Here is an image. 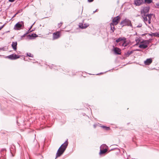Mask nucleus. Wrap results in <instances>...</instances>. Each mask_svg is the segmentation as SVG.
Returning <instances> with one entry per match:
<instances>
[{"mask_svg": "<svg viewBox=\"0 0 159 159\" xmlns=\"http://www.w3.org/2000/svg\"><path fill=\"white\" fill-rule=\"evenodd\" d=\"M20 56L16 54H12L8 56L7 57L11 60H15L20 57Z\"/></svg>", "mask_w": 159, "mask_h": 159, "instance_id": "9d476101", "label": "nucleus"}, {"mask_svg": "<svg viewBox=\"0 0 159 159\" xmlns=\"http://www.w3.org/2000/svg\"><path fill=\"white\" fill-rule=\"evenodd\" d=\"M89 24H88L85 23L83 25L82 24L80 23L79 25V27L81 29H85L89 26Z\"/></svg>", "mask_w": 159, "mask_h": 159, "instance_id": "4468645a", "label": "nucleus"}, {"mask_svg": "<svg viewBox=\"0 0 159 159\" xmlns=\"http://www.w3.org/2000/svg\"><path fill=\"white\" fill-rule=\"evenodd\" d=\"M152 14H150L149 15H142L143 20L148 27H150L148 24H150L151 23V19Z\"/></svg>", "mask_w": 159, "mask_h": 159, "instance_id": "f03ea898", "label": "nucleus"}, {"mask_svg": "<svg viewBox=\"0 0 159 159\" xmlns=\"http://www.w3.org/2000/svg\"><path fill=\"white\" fill-rule=\"evenodd\" d=\"M27 55L28 56H29V57H33V55L32 54H31V53H27Z\"/></svg>", "mask_w": 159, "mask_h": 159, "instance_id": "b1692460", "label": "nucleus"}, {"mask_svg": "<svg viewBox=\"0 0 159 159\" xmlns=\"http://www.w3.org/2000/svg\"><path fill=\"white\" fill-rule=\"evenodd\" d=\"M93 126H94V128H96V125H93Z\"/></svg>", "mask_w": 159, "mask_h": 159, "instance_id": "79ce46f5", "label": "nucleus"}, {"mask_svg": "<svg viewBox=\"0 0 159 159\" xmlns=\"http://www.w3.org/2000/svg\"><path fill=\"white\" fill-rule=\"evenodd\" d=\"M24 26V23L23 21H21L20 22H18L17 23L15 26L14 28L16 30H19L22 27Z\"/></svg>", "mask_w": 159, "mask_h": 159, "instance_id": "39448f33", "label": "nucleus"}, {"mask_svg": "<svg viewBox=\"0 0 159 159\" xmlns=\"http://www.w3.org/2000/svg\"><path fill=\"white\" fill-rule=\"evenodd\" d=\"M120 50L117 47H116L114 48V52L115 54H120L121 53Z\"/></svg>", "mask_w": 159, "mask_h": 159, "instance_id": "dca6fc26", "label": "nucleus"}, {"mask_svg": "<svg viewBox=\"0 0 159 159\" xmlns=\"http://www.w3.org/2000/svg\"><path fill=\"white\" fill-rule=\"evenodd\" d=\"M120 17L119 16H117L116 17H114L112 19L113 24L116 25H117L120 21Z\"/></svg>", "mask_w": 159, "mask_h": 159, "instance_id": "1a4fd4ad", "label": "nucleus"}, {"mask_svg": "<svg viewBox=\"0 0 159 159\" xmlns=\"http://www.w3.org/2000/svg\"><path fill=\"white\" fill-rule=\"evenodd\" d=\"M28 38L29 39H34V37H36L38 36V35L35 34H29L27 35Z\"/></svg>", "mask_w": 159, "mask_h": 159, "instance_id": "ddd939ff", "label": "nucleus"}, {"mask_svg": "<svg viewBox=\"0 0 159 159\" xmlns=\"http://www.w3.org/2000/svg\"><path fill=\"white\" fill-rule=\"evenodd\" d=\"M134 51H128L126 53H125V55L126 57H128L130 55L133 53Z\"/></svg>", "mask_w": 159, "mask_h": 159, "instance_id": "a211bd4d", "label": "nucleus"}, {"mask_svg": "<svg viewBox=\"0 0 159 159\" xmlns=\"http://www.w3.org/2000/svg\"><path fill=\"white\" fill-rule=\"evenodd\" d=\"M120 25H122V26L127 25L132 28L133 27L131 21L128 19H126L122 21L120 23Z\"/></svg>", "mask_w": 159, "mask_h": 159, "instance_id": "20e7f679", "label": "nucleus"}, {"mask_svg": "<svg viewBox=\"0 0 159 159\" xmlns=\"http://www.w3.org/2000/svg\"><path fill=\"white\" fill-rule=\"evenodd\" d=\"M152 62V60L151 58L147 59L144 62V64L146 65H149Z\"/></svg>", "mask_w": 159, "mask_h": 159, "instance_id": "2eb2a0df", "label": "nucleus"}, {"mask_svg": "<svg viewBox=\"0 0 159 159\" xmlns=\"http://www.w3.org/2000/svg\"><path fill=\"white\" fill-rule=\"evenodd\" d=\"M144 43L140 44L139 47L140 48L145 49L148 47V44H149V41L148 40H144L143 41Z\"/></svg>", "mask_w": 159, "mask_h": 159, "instance_id": "0eeeda50", "label": "nucleus"}, {"mask_svg": "<svg viewBox=\"0 0 159 159\" xmlns=\"http://www.w3.org/2000/svg\"><path fill=\"white\" fill-rule=\"evenodd\" d=\"M35 22H34L32 25H33L35 23Z\"/></svg>", "mask_w": 159, "mask_h": 159, "instance_id": "c03bdc74", "label": "nucleus"}, {"mask_svg": "<svg viewBox=\"0 0 159 159\" xmlns=\"http://www.w3.org/2000/svg\"><path fill=\"white\" fill-rule=\"evenodd\" d=\"M144 3V0H134V4L136 6H139Z\"/></svg>", "mask_w": 159, "mask_h": 159, "instance_id": "9b49d317", "label": "nucleus"}, {"mask_svg": "<svg viewBox=\"0 0 159 159\" xmlns=\"http://www.w3.org/2000/svg\"><path fill=\"white\" fill-rule=\"evenodd\" d=\"M142 24L140 23L137 25V27L138 28L141 27L142 26Z\"/></svg>", "mask_w": 159, "mask_h": 159, "instance_id": "bb28decb", "label": "nucleus"}, {"mask_svg": "<svg viewBox=\"0 0 159 159\" xmlns=\"http://www.w3.org/2000/svg\"><path fill=\"white\" fill-rule=\"evenodd\" d=\"M102 74V73H100V74Z\"/></svg>", "mask_w": 159, "mask_h": 159, "instance_id": "49530a36", "label": "nucleus"}, {"mask_svg": "<svg viewBox=\"0 0 159 159\" xmlns=\"http://www.w3.org/2000/svg\"><path fill=\"white\" fill-rule=\"evenodd\" d=\"M126 38L125 37L121 38L120 37L118 39H117L116 41V43H118L121 41L120 44H121L122 46L125 47L127 45V43H126Z\"/></svg>", "mask_w": 159, "mask_h": 159, "instance_id": "7ed1b4c3", "label": "nucleus"}, {"mask_svg": "<svg viewBox=\"0 0 159 159\" xmlns=\"http://www.w3.org/2000/svg\"><path fill=\"white\" fill-rule=\"evenodd\" d=\"M17 42H13L11 44V47L13 50L16 51L17 49Z\"/></svg>", "mask_w": 159, "mask_h": 159, "instance_id": "f8f14e48", "label": "nucleus"}, {"mask_svg": "<svg viewBox=\"0 0 159 159\" xmlns=\"http://www.w3.org/2000/svg\"><path fill=\"white\" fill-rule=\"evenodd\" d=\"M149 35L151 36L156 37V33H152L151 34H149Z\"/></svg>", "mask_w": 159, "mask_h": 159, "instance_id": "5701e85b", "label": "nucleus"}, {"mask_svg": "<svg viewBox=\"0 0 159 159\" xmlns=\"http://www.w3.org/2000/svg\"><path fill=\"white\" fill-rule=\"evenodd\" d=\"M0 49H1V50H2V51H7V48H6L4 47L0 48Z\"/></svg>", "mask_w": 159, "mask_h": 159, "instance_id": "393cba45", "label": "nucleus"}, {"mask_svg": "<svg viewBox=\"0 0 159 159\" xmlns=\"http://www.w3.org/2000/svg\"><path fill=\"white\" fill-rule=\"evenodd\" d=\"M33 26V25H32L31 26H30V28H29L30 29H31V28H32V26Z\"/></svg>", "mask_w": 159, "mask_h": 159, "instance_id": "ea45409f", "label": "nucleus"}, {"mask_svg": "<svg viewBox=\"0 0 159 159\" xmlns=\"http://www.w3.org/2000/svg\"><path fill=\"white\" fill-rule=\"evenodd\" d=\"M61 36V33L59 31L54 32L53 34L52 39L55 40L59 38Z\"/></svg>", "mask_w": 159, "mask_h": 159, "instance_id": "6e6552de", "label": "nucleus"}, {"mask_svg": "<svg viewBox=\"0 0 159 159\" xmlns=\"http://www.w3.org/2000/svg\"><path fill=\"white\" fill-rule=\"evenodd\" d=\"M15 0H9V1L11 2H13Z\"/></svg>", "mask_w": 159, "mask_h": 159, "instance_id": "c9c22d12", "label": "nucleus"}, {"mask_svg": "<svg viewBox=\"0 0 159 159\" xmlns=\"http://www.w3.org/2000/svg\"><path fill=\"white\" fill-rule=\"evenodd\" d=\"M0 159H1V158H0Z\"/></svg>", "mask_w": 159, "mask_h": 159, "instance_id": "de8ad7c7", "label": "nucleus"}, {"mask_svg": "<svg viewBox=\"0 0 159 159\" xmlns=\"http://www.w3.org/2000/svg\"><path fill=\"white\" fill-rule=\"evenodd\" d=\"M56 66H55L54 65H52V68H54V67H55ZM54 69H55V68H54Z\"/></svg>", "mask_w": 159, "mask_h": 159, "instance_id": "e433bc0d", "label": "nucleus"}, {"mask_svg": "<svg viewBox=\"0 0 159 159\" xmlns=\"http://www.w3.org/2000/svg\"><path fill=\"white\" fill-rule=\"evenodd\" d=\"M29 33V32H28V31L25 33V34H28Z\"/></svg>", "mask_w": 159, "mask_h": 159, "instance_id": "a19ab883", "label": "nucleus"}, {"mask_svg": "<svg viewBox=\"0 0 159 159\" xmlns=\"http://www.w3.org/2000/svg\"><path fill=\"white\" fill-rule=\"evenodd\" d=\"M135 51H140V50L139 49H136L135 50Z\"/></svg>", "mask_w": 159, "mask_h": 159, "instance_id": "37998d69", "label": "nucleus"}, {"mask_svg": "<svg viewBox=\"0 0 159 159\" xmlns=\"http://www.w3.org/2000/svg\"><path fill=\"white\" fill-rule=\"evenodd\" d=\"M16 14H17V13H16L15 15H14V16H15L16 15Z\"/></svg>", "mask_w": 159, "mask_h": 159, "instance_id": "a18cd8bd", "label": "nucleus"}, {"mask_svg": "<svg viewBox=\"0 0 159 159\" xmlns=\"http://www.w3.org/2000/svg\"><path fill=\"white\" fill-rule=\"evenodd\" d=\"M26 35V34H24V35H23L22 36V37H25Z\"/></svg>", "mask_w": 159, "mask_h": 159, "instance_id": "58836bf2", "label": "nucleus"}, {"mask_svg": "<svg viewBox=\"0 0 159 159\" xmlns=\"http://www.w3.org/2000/svg\"><path fill=\"white\" fill-rule=\"evenodd\" d=\"M156 33V37H159V32Z\"/></svg>", "mask_w": 159, "mask_h": 159, "instance_id": "7c9ffc66", "label": "nucleus"}, {"mask_svg": "<svg viewBox=\"0 0 159 159\" xmlns=\"http://www.w3.org/2000/svg\"><path fill=\"white\" fill-rule=\"evenodd\" d=\"M149 10V7H144L143 9L141 10V16L143 15H149L148 12Z\"/></svg>", "mask_w": 159, "mask_h": 159, "instance_id": "423d86ee", "label": "nucleus"}, {"mask_svg": "<svg viewBox=\"0 0 159 159\" xmlns=\"http://www.w3.org/2000/svg\"><path fill=\"white\" fill-rule=\"evenodd\" d=\"M6 151V149H2V151H1V154L2 155H4V152Z\"/></svg>", "mask_w": 159, "mask_h": 159, "instance_id": "a878e982", "label": "nucleus"}, {"mask_svg": "<svg viewBox=\"0 0 159 159\" xmlns=\"http://www.w3.org/2000/svg\"><path fill=\"white\" fill-rule=\"evenodd\" d=\"M107 151V148L101 149H100V152L99 153L100 154H104Z\"/></svg>", "mask_w": 159, "mask_h": 159, "instance_id": "f3484780", "label": "nucleus"}, {"mask_svg": "<svg viewBox=\"0 0 159 159\" xmlns=\"http://www.w3.org/2000/svg\"><path fill=\"white\" fill-rule=\"evenodd\" d=\"M147 3L148 4H150L152 2V0H144V2Z\"/></svg>", "mask_w": 159, "mask_h": 159, "instance_id": "4be33fe9", "label": "nucleus"}, {"mask_svg": "<svg viewBox=\"0 0 159 159\" xmlns=\"http://www.w3.org/2000/svg\"><path fill=\"white\" fill-rule=\"evenodd\" d=\"M63 23L62 22H61L60 23L58 24V26L59 27H60L61 26V25Z\"/></svg>", "mask_w": 159, "mask_h": 159, "instance_id": "cd10ccee", "label": "nucleus"}, {"mask_svg": "<svg viewBox=\"0 0 159 159\" xmlns=\"http://www.w3.org/2000/svg\"><path fill=\"white\" fill-rule=\"evenodd\" d=\"M34 30H31L30 29H29L28 30V32H32V31H33Z\"/></svg>", "mask_w": 159, "mask_h": 159, "instance_id": "c756f323", "label": "nucleus"}, {"mask_svg": "<svg viewBox=\"0 0 159 159\" xmlns=\"http://www.w3.org/2000/svg\"><path fill=\"white\" fill-rule=\"evenodd\" d=\"M108 147L105 144H103L100 147V148L101 149H104L107 148V149Z\"/></svg>", "mask_w": 159, "mask_h": 159, "instance_id": "aec40b11", "label": "nucleus"}, {"mask_svg": "<svg viewBox=\"0 0 159 159\" xmlns=\"http://www.w3.org/2000/svg\"><path fill=\"white\" fill-rule=\"evenodd\" d=\"M4 25H2L0 27V30L4 27Z\"/></svg>", "mask_w": 159, "mask_h": 159, "instance_id": "f704fd0d", "label": "nucleus"}, {"mask_svg": "<svg viewBox=\"0 0 159 159\" xmlns=\"http://www.w3.org/2000/svg\"><path fill=\"white\" fill-rule=\"evenodd\" d=\"M110 25L111 26V30H112L113 32L115 30L114 24L113 23H111L110 24Z\"/></svg>", "mask_w": 159, "mask_h": 159, "instance_id": "6ab92c4d", "label": "nucleus"}, {"mask_svg": "<svg viewBox=\"0 0 159 159\" xmlns=\"http://www.w3.org/2000/svg\"><path fill=\"white\" fill-rule=\"evenodd\" d=\"M67 139L63 143L58 150L56 154V157H60L65 151L68 145Z\"/></svg>", "mask_w": 159, "mask_h": 159, "instance_id": "f257e3e1", "label": "nucleus"}, {"mask_svg": "<svg viewBox=\"0 0 159 159\" xmlns=\"http://www.w3.org/2000/svg\"><path fill=\"white\" fill-rule=\"evenodd\" d=\"M139 41L140 40L138 38L135 39V41L137 43H138L139 42Z\"/></svg>", "mask_w": 159, "mask_h": 159, "instance_id": "c85d7f7f", "label": "nucleus"}, {"mask_svg": "<svg viewBox=\"0 0 159 159\" xmlns=\"http://www.w3.org/2000/svg\"><path fill=\"white\" fill-rule=\"evenodd\" d=\"M148 40L149 41V43L151 42V41L152 40V39H150L149 40Z\"/></svg>", "mask_w": 159, "mask_h": 159, "instance_id": "72a5a7b5", "label": "nucleus"}, {"mask_svg": "<svg viewBox=\"0 0 159 159\" xmlns=\"http://www.w3.org/2000/svg\"><path fill=\"white\" fill-rule=\"evenodd\" d=\"M98 9H96L95 11H93V13H95L97 11Z\"/></svg>", "mask_w": 159, "mask_h": 159, "instance_id": "4c0bfd02", "label": "nucleus"}, {"mask_svg": "<svg viewBox=\"0 0 159 159\" xmlns=\"http://www.w3.org/2000/svg\"><path fill=\"white\" fill-rule=\"evenodd\" d=\"M93 1L94 0H88V2H93Z\"/></svg>", "mask_w": 159, "mask_h": 159, "instance_id": "2f4dec72", "label": "nucleus"}, {"mask_svg": "<svg viewBox=\"0 0 159 159\" xmlns=\"http://www.w3.org/2000/svg\"><path fill=\"white\" fill-rule=\"evenodd\" d=\"M156 5L157 7H159V3H157L156 4Z\"/></svg>", "mask_w": 159, "mask_h": 159, "instance_id": "473e14b6", "label": "nucleus"}, {"mask_svg": "<svg viewBox=\"0 0 159 159\" xmlns=\"http://www.w3.org/2000/svg\"><path fill=\"white\" fill-rule=\"evenodd\" d=\"M101 127L105 129L106 130H109L110 129V128L109 127H107L105 126H101Z\"/></svg>", "mask_w": 159, "mask_h": 159, "instance_id": "412c9836", "label": "nucleus"}]
</instances>
